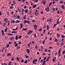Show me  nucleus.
Instances as JSON below:
<instances>
[{"instance_id":"obj_26","label":"nucleus","mask_w":65,"mask_h":65,"mask_svg":"<svg viewBox=\"0 0 65 65\" xmlns=\"http://www.w3.org/2000/svg\"><path fill=\"white\" fill-rule=\"evenodd\" d=\"M25 57H26V59H27V58H29V56H27V55H25Z\"/></svg>"},{"instance_id":"obj_32","label":"nucleus","mask_w":65,"mask_h":65,"mask_svg":"<svg viewBox=\"0 0 65 65\" xmlns=\"http://www.w3.org/2000/svg\"><path fill=\"white\" fill-rule=\"evenodd\" d=\"M11 56V54L9 53V54H7V56L8 57V56Z\"/></svg>"},{"instance_id":"obj_6","label":"nucleus","mask_w":65,"mask_h":65,"mask_svg":"<svg viewBox=\"0 0 65 65\" xmlns=\"http://www.w3.org/2000/svg\"><path fill=\"white\" fill-rule=\"evenodd\" d=\"M1 32L2 33V36H3L4 34V30H1Z\"/></svg>"},{"instance_id":"obj_22","label":"nucleus","mask_w":65,"mask_h":65,"mask_svg":"<svg viewBox=\"0 0 65 65\" xmlns=\"http://www.w3.org/2000/svg\"><path fill=\"white\" fill-rule=\"evenodd\" d=\"M46 60L44 61L43 62V64H42V65H44V64H45V62H46Z\"/></svg>"},{"instance_id":"obj_50","label":"nucleus","mask_w":65,"mask_h":65,"mask_svg":"<svg viewBox=\"0 0 65 65\" xmlns=\"http://www.w3.org/2000/svg\"><path fill=\"white\" fill-rule=\"evenodd\" d=\"M13 3L14 4H16V2H15V1H14L13 2Z\"/></svg>"},{"instance_id":"obj_12","label":"nucleus","mask_w":65,"mask_h":65,"mask_svg":"<svg viewBox=\"0 0 65 65\" xmlns=\"http://www.w3.org/2000/svg\"><path fill=\"white\" fill-rule=\"evenodd\" d=\"M31 42H30L29 43V44H28L27 46H28V47H30V45L31 44Z\"/></svg>"},{"instance_id":"obj_42","label":"nucleus","mask_w":65,"mask_h":65,"mask_svg":"<svg viewBox=\"0 0 65 65\" xmlns=\"http://www.w3.org/2000/svg\"><path fill=\"white\" fill-rule=\"evenodd\" d=\"M26 22H27V20H25L24 21V24H26Z\"/></svg>"},{"instance_id":"obj_39","label":"nucleus","mask_w":65,"mask_h":65,"mask_svg":"<svg viewBox=\"0 0 65 65\" xmlns=\"http://www.w3.org/2000/svg\"><path fill=\"white\" fill-rule=\"evenodd\" d=\"M26 15H25V16L24 17V20H25L26 19Z\"/></svg>"},{"instance_id":"obj_59","label":"nucleus","mask_w":65,"mask_h":65,"mask_svg":"<svg viewBox=\"0 0 65 65\" xmlns=\"http://www.w3.org/2000/svg\"><path fill=\"white\" fill-rule=\"evenodd\" d=\"M17 18H18V19H19L20 18V16L19 15H18Z\"/></svg>"},{"instance_id":"obj_7","label":"nucleus","mask_w":65,"mask_h":65,"mask_svg":"<svg viewBox=\"0 0 65 65\" xmlns=\"http://www.w3.org/2000/svg\"><path fill=\"white\" fill-rule=\"evenodd\" d=\"M5 49V47H3V48L1 50V51L2 53H3V51H4V50Z\"/></svg>"},{"instance_id":"obj_18","label":"nucleus","mask_w":65,"mask_h":65,"mask_svg":"<svg viewBox=\"0 0 65 65\" xmlns=\"http://www.w3.org/2000/svg\"><path fill=\"white\" fill-rule=\"evenodd\" d=\"M16 48L17 50H18V49H20V46H18Z\"/></svg>"},{"instance_id":"obj_33","label":"nucleus","mask_w":65,"mask_h":65,"mask_svg":"<svg viewBox=\"0 0 65 65\" xmlns=\"http://www.w3.org/2000/svg\"><path fill=\"white\" fill-rule=\"evenodd\" d=\"M18 43H16L15 44V45H14L15 47H16V46H18Z\"/></svg>"},{"instance_id":"obj_23","label":"nucleus","mask_w":65,"mask_h":65,"mask_svg":"<svg viewBox=\"0 0 65 65\" xmlns=\"http://www.w3.org/2000/svg\"><path fill=\"white\" fill-rule=\"evenodd\" d=\"M8 35H9V36H12V34H11L10 33H8Z\"/></svg>"},{"instance_id":"obj_2","label":"nucleus","mask_w":65,"mask_h":65,"mask_svg":"<svg viewBox=\"0 0 65 65\" xmlns=\"http://www.w3.org/2000/svg\"><path fill=\"white\" fill-rule=\"evenodd\" d=\"M4 21L5 22V23H7V22L8 21V18H5L4 19Z\"/></svg>"},{"instance_id":"obj_47","label":"nucleus","mask_w":65,"mask_h":65,"mask_svg":"<svg viewBox=\"0 0 65 65\" xmlns=\"http://www.w3.org/2000/svg\"><path fill=\"white\" fill-rule=\"evenodd\" d=\"M64 37H65V36L64 35H62L61 36V38H64Z\"/></svg>"},{"instance_id":"obj_20","label":"nucleus","mask_w":65,"mask_h":65,"mask_svg":"<svg viewBox=\"0 0 65 65\" xmlns=\"http://www.w3.org/2000/svg\"><path fill=\"white\" fill-rule=\"evenodd\" d=\"M15 21H12V20L11 21V23L12 24H13V23H14L15 22Z\"/></svg>"},{"instance_id":"obj_49","label":"nucleus","mask_w":65,"mask_h":65,"mask_svg":"<svg viewBox=\"0 0 65 65\" xmlns=\"http://www.w3.org/2000/svg\"><path fill=\"white\" fill-rule=\"evenodd\" d=\"M11 61H10L8 63V65H11Z\"/></svg>"},{"instance_id":"obj_62","label":"nucleus","mask_w":65,"mask_h":65,"mask_svg":"<svg viewBox=\"0 0 65 65\" xmlns=\"http://www.w3.org/2000/svg\"><path fill=\"white\" fill-rule=\"evenodd\" d=\"M45 52H46L47 51V49H45Z\"/></svg>"},{"instance_id":"obj_35","label":"nucleus","mask_w":65,"mask_h":65,"mask_svg":"<svg viewBox=\"0 0 65 65\" xmlns=\"http://www.w3.org/2000/svg\"><path fill=\"white\" fill-rule=\"evenodd\" d=\"M34 35L35 37L36 38L37 37V35H36V34H35Z\"/></svg>"},{"instance_id":"obj_45","label":"nucleus","mask_w":65,"mask_h":65,"mask_svg":"<svg viewBox=\"0 0 65 65\" xmlns=\"http://www.w3.org/2000/svg\"><path fill=\"white\" fill-rule=\"evenodd\" d=\"M56 26H57V24H54L53 26L54 28H55V27H56Z\"/></svg>"},{"instance_id":"obj_29","label":"nucleus","mask_w":65,"mask_h":65,"mask_svg":"<svg viewBox=\"0 0 65 65\" xmlns=\"http://www.w3.org/2000/svg\"><path fill=\"white\" fill-rule=\"evenodd\" d=\"M55 42H57L58 41V40L57 39H55Z\"/></svg>"},{"instance_id":"obj_43","label":"nucleus","mask_w":65,"mask_h":65,"mask_svg":"<svg viewBox=\"0 0 65 65\" xmlns=\"http://www.w3.org/2000/svg\"><path fill=\"white\" fill-rule=\"evenodd\" d=\"M39 0H35V3H37L38 2Z\"/></svg>"},{"instance_id":"obj_63","label":"nucleus","mask_w":65,"mask_h":65,"mask_svg":"<svg viewBox=\"0 0 65 65\" xmlns=\"http://www.w3.org/2000/svg\"><path fill=\"white\" fill-rule=\"evenodd\" d=\"M53 61L54 62H55V61H56V60H55V59H54V58L53 59Z\"/></svg>"},{"instance_id":"obj_24","label":"nucleus","mask_w":65,"mask_h":65,"mask_svg":"<svg viewBox=\"0 0 65 65\" xmlns=\"http://www.w3.org/2000/svg\"><path fill=\"white\" fill-rule=\"evenodd\" d=\"M16 59L18 61H20V59H19V57H17L16 58Z\"/></svg>"},{"instance_id":"obj_27","label":"nucleus","mask_w":65,"mask_h":65,"mask_svg":"<svg viewBox=\"0 0 65 65\" xmlns=\"http://www.w3.org/2000/svg\"><path fill=\"white\" fill-rule=\"evenodd\" d=\"M49 28V26H48V25H47V30H48L49 29V28Z\"/></svg>"},{"instance_id":"obj_25","label":"nucleus","mask_w":65,"mask_h":65,"mask_svg":"<svg viewBox=\"0 0 65 65\" xmlns=\"http://www.w3.org/2000/svg\"><path fill=\"white\" fill-rule=\"evenodd\" d=\"M24 63L25 64H27V63H28V61H27V60H26L24 62Z\"/></svg>"},{"instance_id":"obj_28","label":"nucleus","mask_w":65,"mask_h":65,"mask_svg":"<svg viewBox=\"0 0 65 65\" xmlns=\"http://www.w3.org/2000/svg\"><path fill=\"white\" fill-rule=\"evenodd\" d=\"M29 36H28L27 35H26V36H25V37L26 38H29Z\"/></svg>"},{"instance_id":"obj_10","label":"nucleus","mask_w":65,"mask_h":65,"mask_svg":"<svg viewBox=\"0 0 65 65\" xmlns=\"http://www.w3.org/2000/svg\"><path fill=\"white\" fill-rule=\"evenodd\" d=\"M61 7L63 9H64V6L63 5L62 6H61Z\"/></svg>"},{"instance_id":"obj_57","label":"nucleus","mask_w":65,"mask_h":65,"mask_svg":"<svg viewBox=\"0 0 65 65\" xmlns=\"http://www.w3.org/2000/svg\"><path fill=\"white\" fill-rule=\"evenodd\" d=\"M65 53V50L63 51V52H62V54H64Z\"/></svg>"},{"instance_id":"obj_15","label":"nucleus","mask_w":65,"mask_h":65,"mask_svg":"<svg viewBox=\"0 0 65 65\" xmlns=\"http://www.w3.org/2000/svg\"><path fill=\"white\" fill-rule=\"evenodd\" d=\"M23 24H20V28H21V29H22V28H23Z\"/></svg>"},{"instance_id":"obj_8","label":"nucleus","mask_w":65,"mask_h":65,"mask_svg":"<svg viewBox=\"0 0 65 65\" xmlns=\"http://www.w3.org/2000/svg\"><path fill=\"white\" fill-rule=\"evenodd\" d=\"M26 51L28 54H29V53H30V50H29V49H27Z\"/></svg>"},{"instance_id":"obj_4","label":"nucleus","mask_w":65,"mask_h":65,"mask_svg":"<svg viewBox=\"0 0 65 65\" xmlns=\"http://www.w3.org/2000/svg\"><path fill=\"white\" fill-rule=\"evenodd\" d=\"M39 13V12H34V14L35 15H36V16H38V13Z\"/></svg>"},{"instance_id":"obj_31","label":"nucleus","mask_w":65,"mask_h":65,"mask_svg":"<svg viewBox=\"0 0 65 65\" xmlns=\"http://www.w3.org/2000/svg\"><path fill=\"white\" fill-rule=\"evenodd\" d=\"M33 8H35L36 7V5H33Z\"/></svg>"},{"instance_id":"obj_58","label":"nucleus","mask_w":65,"mask_h":65,"mask_svg":"<svg viewBox=\"0 0 65 65\" xmlns=\"http://www.w3.org/2000/svg\"><path fill=\"white\" fill-rule=\"evenodd\" d=\"M42 30V28L40 29L39 30V31H41Z\"/></svg>"},{"instance_id":"obj_37","label":"nucleus","mask_w":65,"mask_h":65,"mask_svg":"<svg viewBox=\"0 0 65 65\" xmlns=\"http://www.w3.org/2000/svg\"><path fill=\"white\" fill-rule=\"evenodd\" d=\"M28 10L26 9V10H25V12H26V13H27V12H28Z\"/></svg>"},{"instance_id":"obj_17","label":"nucleus","mask_w":65,"mask_h":65,"mask_svg":"<svg viewBox=\"0 0 65 65\" xmlns=\"http://www.w3.org/2000/svg\"><path fill=\"white\" fill-rule=\"evenodd\" d=\"M18 35H17L16 36L15 39L16 40H18Z\"/></svg>"},{"instance_id":"obj_38","label":"nucleus","mask_w":65,"mask_h":65,"mask_svg":"<svg viewBox=\"0 0 65 65\" xmlns=\"http://www.w3.org/2000/svg\"><path fill=\"white\" fill-rule=\"evenodd\" d=\"M6 23H4L3 25V26H4V27H5L6 25Z\"/></svg>"},{"instance_id":"obj_61","label":"nucleus","mask_w":65,"mask_h":65,"mask_svg":"<svg viewBox=\"0 0 65 65\" xmlns=\"http://www.w3.org/2000/svg\"><path fill=\"white\" fill-rule=\"evenodd\" d=\"M52 10H53L54 11H55V8H53L52 9Z\"/></svg>"},{"instance_id":"obj_51","label":"nucleus","mask_w":65,"mask_h":65,"mask_svg":"<svg viewBox=\"0 0 65 65\" xmlns=\"http://www.w3.org/2000/svg\"><path fill=\"white\" fill-rule=\"evenodd\" d=\"M13 6H11L10 7V9H13Z\"/></svg>"},{"instance_id":"obj_34","label":"nucleus","mask_w":65,"mask_h":65,"mask_svg":"<svg viewBox=\"0 0 65 65\" xmlns=\"http://www.w3.org/2000/svg\"><path fill=\"white\" fill-rule=\"evenodd\" d=\"M32 62L33 63V64H36V62H35V61H33Z\"/></svg>"},{"instance_id":"obj_56","label":"nucleus","mask_w":65,"mask_h":65,"mask_svg":"<svg viewBox=\"0 0 65 65\" xmlns=\"http://www.w3.org/2000/svg\"><path fill=\"white\" fill-rule=\"evenodd\" d=\"M18 43L19 44H21V42L20 41H19L18 42Z\"/></svg>"},{"instance_id":"obj_53","label":"nucleus","mask_w":65,"mask_h":65,"mask_svg":"<svg viewBox=\"0 0 65 65\" xmlns=\"http://www.w3.org/2000/svg\"><path fill=\"white\" fill-rule=\"evenodd\" d=\"M46 57H45L44 58V59L43 60V61H45V60L46 59Z\"/></svg>"},{"instance_id":"obj_36","label":"nucleus","mask_w":65,"mask_h":65,"mask_svg":"<svg viewBox=\"0 0 65 65\" xmlns=\"http://www.w3.org/2000/svg\"><path fill=\"white\" fill-rule=\"evenodd\" d=\"M12 33H17V31H12Z\"/></svg>"},{"instance_id":"obj_9","label":"nucleus","mask_w":65,"mask_h":65,"mask_svg":"<svg viewBox=\"0 0 65 65\" xmlns=\"http://www.w3.org/2000/svg\"><path fill=\"white\" fill-rule=\"evenodd\" d=\"M7 30H8V28L7 27H6V28L5 29V32H7Z\"/></svg>"},{"instance_id":"obj_44","label":"nucleus","mask_w":65,"mask_h":65,"mask_svg":"<svg viewBox=\"0 0 65 65\" xmlns=\"http://www.w3.org/2000/svg\"><path fill=\"white\" fill-rule=\"evenodd\" d=\"M60 52H61V50H59L58 52V55H60Z\"/></svg>"},{"instance_id":"obj_60","label":"nucleus","mask_w":65,"mask_h":65,"mask_svg":"<svg viewBox=\"0 0 65 65\" xmlns=\"http://www.w3.org/2000/svg\"><path fill=\"white\" fill-rule=\"evenodd\" d=\"M35 49H37L38 48V46H35Z\"/></svg>"},{"instance_id":"obj_30","label":"nucleus","mask_w":65,"mask_h":65,"mask_svg":"<svg viewBox=\"0 0 65 65\" xmlns=\"http://www.w3.org/2000/svg\"><path fill=\"white\" fill-rule=\"evenodd\" d=\"M34 27L35 28H37V26L36 24H35L34 25Z\"/></svg>"},{"instance_id":"obj_1","label":"nucleus","mask_w":65,"mask_h":65,"mask_svg":"<svg viewBox=\"0 0 65 65\" xmlns=\"http://www.w3.org/2000/svg\"><path fill=\"white\" fill-rule=\"evenodd\" d=\"M42 3H43V5H45V4H46V1L45 0H43L42 1Z\"/></svg>"},{"instance_id":"obj_5","label":"nucleus","mask_w":65,"mask_h":65,"mask_svg":"<svg viewBox=\"0 0 65 65\" xmlns=\"http://www.w3.org/2000/svg\"><path fill=\"white\" fill-rule=\"evenodd\" d=\"M14 39V37H11L9 39L10 40H11H11H13V39Z\"/></svg>"},{"instance_id":"obj_11","label":"nucleus","mask_w":65,"mask_h":65,"mask_svg":"<svg viewBox=\"0 0 65 65\" xmlns=\"http://www.w3.org/2000/svg\"><path fill=\"white\" fill-rule=\"evenodd\" d=\"M10 25V21H8V24L7 25V26H9Z\"/></svg>"},{"instance_id":"obj_46","label":"nucleus","mask_w":65,"mask_h":65,"mask_svg":"<svg viewBox=\"0 0 65 65\" xmlns=\"http://www.w3.org/2000/svg\"><path fill=\"white\" fill-rule=\"evenodd\" d=\"M32 12V10H30L29 11L30 14H31Z\"/></svg>"},{"instance_id":"obj_16","label":"nucleus","mask_w":65,"mask_h":65,"mask_svg":"<svg viewBox=\"0 0 65 65\" xmlns=\"http://www.w3.org/2000/svg\"><path fill=\"white\" fill-rule=\"evenodd\" d=\"M20 21H19V20H17L16 21V22H15V23H20Z\"/></svg>"},{"instance_id":"obj_14","label":"nucleus","mask_w":65,"mask_h":65,"mask_svg":"<svg viewBox=\"0 0 65 65\" xmlns=\"http://www.w3.org/2000/svg\"><path fill=\"white\" fill-rule=\"evenodd\" d=\"M27 30V28H23L22 29V30H23V31H26V30Z\"/></svg>"},{"instance_id":"obj_64","label":"nucleus","mask_w":65,"mask_h":65,"mask_svg":"<svg viewBox=\"0 0 65 65\" xmlns=\"http://www.w3.org/2000/svg\"><path fill=\"white\" fill-rule=\"evenodd\" d=\"M7 15H8V16L9 15V12H7Z\"/></svg>"},{"instance_id":"obj_40","label":"nucleus","mask_w":65,"mask_h":65,"mask_svg":"<svg viewBox=\"0 0 65 65\" xmlns=\"http://www.w3.org/2000/svg\"><path fill=\"white\" fill-rule=\"evenodd\" d=\"M18 10L19 11V12H20L21 11V9H20V8H18Z\"/></svg>"},{"instance_id":"obj_55","label":"nucleus","mask_w":65,"mask_h":65,"mask_svg":"<svg viewBox=\"0 0 65 65\" xmlns=\"http://www.w3.org/2000/svg\"><path fill=\"white\" fill-rule=\"evenodd\" d=\"M7 47H9V44H7Z\"/></svg>"},{"instance_id":"obj_54","label":"nucleus","mask_w":65,"mask_h":65,"mask_svg":"<svg viewBox=\"0 0 65 65\" xmlns=\"http://www.w3.org/2000/svg\"><path fill=\"white\" fill-rule=\"evenodd\" d=\"M50 57L49 56L48 57H47V60H49V59H50Z\"/></svg>"},{"instance_id":"obj_41","label":"nucleus","mask_w":65,"mask_h":65,"mask_svg":"<svg viewBox=\"0 0 65 65\" xmlns=\"http://www.w3.org/2000/svg\"><path fill=\"white\" fill-rule=\"evenodd\" d=\"M26 22H27V23H28V24L30 23V22L28 20H26Z\"/></svg>"},{"instance_id":"obj_3","label":"nucleus","mask_w":65,"mask_h":65,"mask_svg":"<svg viewBox=\"0 0 65 65\" xmlns=\"http://www.w3.org/2000/svg\"><path fill=\"white\" fill-rule=\"evenodd\" d=\"M45 10L46 11H49L50 9H49V7H47L45 9Z\"/></svg>"},{"instance_id":"obj_48","label":"nucleus","mask_w":65,"mask_h":65,"mask_svg":"<svg viewBox=\"0 0 65 65\" xmlns=\"http://www.w3.org/2000/svg\"><path fill=\"white\" fill-rule=\"evenodd\" d=\"M29 32L30 33H32V32H33V31H32V30H30L29 31Z\"/></svg>"},{"instance_id":"obj_52","label":"nucleus","mask_w":65,"mask_h":65,"mask_svg":"<svg viewBox=\"0 0 65 65\" xmlns=\"http://www.w3.org/2000/svg\"><path fill=\"white\" fill-rule=\"evenodd\" d=\"M11 61H13V60H14V58H12V59H11Z\"/></svg>"},{"instance_id":"obj_21","label":"nucleus","mask_w":65,"mask_h":65,"mask_svg":"<svg viewBox=\"0 0 65 65\" xmlns=\"http://www.w3.org/2000/svg\"><path fill=\"white\" fill-rule=\"evenodd\" d=\"M52 2L50 3L49 4L48 6H49V7H50L51 6V5H52Z\"/></svg>"},{"instance_id":"obj_13","label":"nucleus","mask_w":65,"mask_h":65,"mask_svg":"<svg viewBox=\"0 0 65 65\" xmlns=\"http://www.w3.org/2000/svg\"><path fill=\"white\" fill-rule=\"evenodd\" d=\"M43 62V59H41L40 61V63H42Z\"/></svg>"},{"instance_id":"obj_19","label":"nucleus","mask_w":65,"mask_h":65,"mask_svg":"<svg viewBox=\"0 0 65 65\" xmlns=\"http://www.w3.org/2000/svg\"><path fill=\"white\" fill-rule=\"evenodd\" d=\"M24 11H25V9H22V13H24Z\"/></svg>"}]
</instances>
